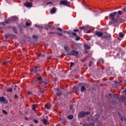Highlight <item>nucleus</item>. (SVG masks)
I'll use <instances>...</instances> for the list:
<instances>
[{
	"instance_id": "nucleus-28",
	"label": "nucleus",
	"mask_w": 126,
	"mask_h": 126,
	"mask_svg": "<svg viewBox=\"0 0 126 126\" xmlns=\"http://www.w3.org/2000/svg\"><path fill=\"white\" fill-rule=\"evenodd\" d=\"M122 13H123V12L122 11H118L119 15H122Z\"/></svg>"
},
{
	"instance_id": "nucleus-51",
	"label": "nucleus",
	"mask_w": 126,
	"mask_h": 126,
	"mask_svg": "<svg viewBox=\"0 0 126 126\" xmlns=\"http://www.w3.org/2000/svg\"><path fill=\"white\" fill-rule=\"evenodd\" d=\"M123 10H126V8H124L122 9Z\"/></svg>"
},
{
	"instance_id": "nucleus-49",
	"label": "nucleus",
	"mask_w": 126,
	"mask_h": 126,
	"mask_svg": "<svg viewBox=\"0 0 126 126\" xmlns=\"http://www.w3.org/2000/svg\"><path fill=\"white\" fill-rule=\"evenodd\" d=\"M89 66H91V63H90L89 64Z\"/></svg>"
},
{
	"instance_id": "nucleus-37",
	"label": "nucleus",
	"mask_w": 126,
	"mask_h": 126,
	"mask_svg": "<svg viewBox=\"0 0 126 126\" xmlns=\"http://www.w3.org/2000/svg\"><path fill=\"white\" fill-rule=\"evenodd\" d=\"M73 31L74 32H78V29H74Z\"/></svg>"
},
{
	"instance_id": "nucleus-33",
	"label": "nucleus",
	"mask_w": 126,
	"mask_h": 126,
	"mask_svg": "<svg viewBox=\"0 0 126 126\" xmlns=\"http://www.w3.org/2000/svg\"><path fill=\"white\" fill-rule=\"evenodd\" d=\"M57 30H59V31H63V29L61 28H57Z\"/></svg>"
},
{
	"instance_id": "nucleus-1",
	"label": "nucleus",
	"mask_w": 126,
	"mask_h": 126,
	"mask_svg": "<svg viewBox=\"0 0 126 126\" xmlns=\"http://www.w3.org/2000/svg\"><path fill=\"white\" fill-rule=\"evenodd\" d=\"M117 15V12H114L109 14V19L111 20L112 23H116L117 22V19L115 18V15Z\"/></svg>"
},
{
	"instance_id": "nucleus-48",
	"label": "nucleus",
	"mask_w": 126,
	"mask_h": 126,
	"mask_svg": "<svg viewBox=\"0 0 126 126\" xmlns=\"http://www.w3.org/2000/svg\"><path fill=\"white\" fill-rule=\"evenodd\" d=\"M70 110H72V106H70Z\"/></svg>"
},
{
	"instance_id": "nucleus-9",
	"label": "nucleus",
	"mask_w": 126,
	"mask_h": 126,
	"mask_svg": "<svg viewBox=\"0 0 126 126\" xmlns=\"http://www.w3.org/2000/svg\"><path fill=\"white\" fill-rule=\"evenodd\" d=\"M109 96L111 97V98H112L113 100L116 99V96L115 95V94H109Z\"/></svg>"
},
{
	"instance_id": "nucleus-54",
	"label": "nucleus",
	"mask_w": 126,
	"mask_h": 126,
	"mask_svg": "<svg viewBox=\"0 0 126 126\" xmlns=\"http://www.w3.org/2000/svg\"><path fill=\"white\" fill-rule=\"evenodd\" d=\"M88 33H90V31L88 32Z\"/></svg>"
},
{
	"instance_id": "nucleus-24",
	"label": "nucleus",
	"mask_w": 126,
	"mask_h": 126,
	"mask_svg": "<svg viewBox=\"0 0 126 126\" xmlns=\"http://www.w3.org/2000/svg\"><path fill=\"white\" fill-rule=\"evenodd\" d=\"M2 113H3V114H4L5 115H7V112H6V111H5V110H2Z\"/></svg>"
},
{
	"instance_id": "nucleus-30",
	"label": "nucleus",
	"mask_w": 126,
	"mask_h": 126,
	"mask_svg": "<svg viewBox=\"0 0 126 126\" xmlns=\"http://www.w3.org/2000/svg\"><path fill=\"white\" fill-rule=\"evenodd\" d=\"M73 65H74V63H70V67H72V66H73Z\"/></svg>"
},
{
	"instance_id": "nucleus-23",
	"label": "nucleus",
	"mask_w": 126,
	"mask_h": 126,
	"mask_svg": "<svg viewBox=\"0 0 126 126\" xmlns=\"http://www.w3.org/2000/svg\"><path fill=\"white\" fill-rule=\"evenodd\" d=\"M32 110L33 111H35V110H36V105L35 104L32 105Z\"/></svg>"
},
{
	"instance_id": "nucleus-52",
	"label": "nucleus",
	"mask_w": 126,
	"mask_h": 126,
	"mask_svg": "<svg viewBox=\"0 0 126 126\" xmlns=\"http://www.w3.org/2000/svg\"><path fill=\"white\" fill-rule=\"evenodd\" d=\"M124 92H125V93L126 94V90L124 91Z\"/></svg>"
},
{
	"instance_id": "nucleus-45",
	"label": "nucleus",
	"mask_w": 126,
	"mask_h": 126,
	"mask_svg": "<svg viewBox=\"0 0 126 126\" xmlns=\"http://www.w3.org/2000/svg\"><path fill=\"white\" fill-rule=\"evenodd\" d=\"M58 35H59V36H63V34H62L61 33H57Z\"/></svg>"
},
{
	"instance_id": "nucleus-11",
	"label": "nucleus",
	"mask_w": 126,
	"mask_h": 126,
	"mask_svg": "<svg viewBox=\"0 0 126 126\" xmlns=\"http://www.w3.org/2000/svg\"><path fill=\"white\" fill-rule=\"evenodd\" d=\"M83 126H95V124L94 123H93L90 125H88L87 124H85L83 125Z\"/></svg>"
},
{
	"instance_id": "nucleus-13",
	"label": "nucleus",
	"mask_w": 126,
	"mask_h": 126,
	"mask_svg": "<svg viewBox=\"0 0 126 126\" xmlns=\"http://www.w3.org/2000/svg\"><path fill=\"white\" fill-rule=\"evenodd\" d=\"M56 8H53L51 10V13L53 14L55 13V12H56Z\"/></svg>"
},
{
	"instance_id": "nucleus-41",
	"label": "nucleus",
	"mask_w": 126,
	"mask_h": 126,
	"mask_svg": "<svg viewBox=\"0 0 126 126\" xmlns=\"http://www.w3.org/2000/svg\"><path fill=\"white\" fill-rule=\"evenodd\" d=\"M17 87L16 86H14V88H13V89L14 90H16V88H17Z\"/></svg>"
},
{
	"instance_id": "nucleus-3",
	"label": "nucleus",
	"mask_w": 126,
	"mask_h": 126,
	"mask_svg": "<svg viewBox=\"0 0 126 126\" xmlns=\"http://www.w3.org/2000/svg\"><path fill=\"white\" fill-rule=\"evenodd\" d=\"M16 20H17V17H12L11 18H9L8 20L5 21V23H9L10 21H15Z\"/></svg>"
},
{
	"instance_id": "nucleus-36",
	"label": "nucleus",
	"mask_w": 126,
	"mask_h": 126,
	"mask_svg": "<svg viewBox=\"0 0 126 126\" xmlns=\"http://www.w3.org/2000/svg\"><path fill=\"white\" fill-rule=\"evenodd\" d=\"M46 4H47V5H49V4H53V2H49L47 3Z\"/></svg>"
},
{
	"instance_id": "nucleus-16",
	"label": "nucleus",
	"mask_w": 126,
	"mask_h": 126,
	"mask_svg": "<svg viewBox=\"0 0 126 126\" xmlns=\"http://www.w3.org/2000/svg\"><path fill=\"white\" fill-rule=\"evenodd\" d=\"M121 121L124 123H126V119L125 117H121Z\"/></svg>"
},
{
	"instance_id": "nucleus-4",
	"label": "nucleus",
	"mask_w": 126,
	"mask_h": 126,
	"mask_svg": "<svg viewBox=\"0 0 126 126\" xmlns=\"http://www.w3.org/2000/svg\"><path fill=\"white\" fill-rule=\"evenodd\" d=\"M60 4H63V5L68 6V5H69V2H67L66 0H61L60 1Z\"/></svg>"
},
{
	"instance_id": "nucleus-14",
	"label": "nucleus",
	"mask_w": 126,
	"mask_h": 126,
	"mask_svg": "<svg viewBox=\"0 0 126 126\" xmlns=\"http://www.w3.org/2000/svg\"><path fill=\"white\" fill-rule=\"evenodd\" d=\"M64 49L66 51H68L69 50V47L66 45L64 46Z\"/></svg>"
},
{
	"instance_id": "nucleus-19",
	"label": "nucleus",
	"mask_w": 126,
	"mask_h": 126,
	"mask_svg": "<svg viewBox=\"0 0 126 126\" xmlns=\"http://www.w3.org/2000/svg\"><path fill=\"white\" fill-rule=\"evenodd\" d=\"M40 80H42V77H38L37 80L35 81V82H37V81H40Z\"/></svg>"
},
{
	"instance_id": "nucleus-32",
	"label": "nucleus",
	"mask_w": 126,
	"mask_h": 126,
	"mask_svg": "<svg viewBox=\"0 0 126 126\" xmlns=\"http://www.w3.org/2000/svg\"><path fill=\"white\" fill-rule=\"evenodd\" d=\"M9 37V35H7V34H5V38H6V39H8V38Z\"/></svg>"
},
{
	"instance_id": "nucleus-15",
	"label": "nucleus",
	"mask_w": 126,
	"mask_h": 126,
	"mask_svg": "<svg viewBox=\"0 0 126 126\" xmlns=\"http://www.w3.org/2000/svg\"><path fill=\"white\" fill-rule=\"evenodd\" d=\"M124 36H125V34H124L122 32L119 33V37H120L121 38H123Z\"/></svg>"
},
{
	"instance_id": "nucleus-53",
	"label": "nucleus",
	"mask_w": 126,
	"mask_h": 126,
	"mask_svg": "<svg viewBox=\"0 0 126 126\" xmlns=\"http://www.w3.org/2000/svg\"><path fill=\"white\" fill-rule=\"evenodd\" d=\"M35 27H38V26H37V25H35Z\"/></svg>"
},
{
	"instance_id": "nucleus-18",
	"label": "nucleus",
	"mask_w": 126,
	"mask_h": 126,
	"mask_svg": "<svg viewBox=\"0 0 126 126\" xmlns=\"http://www.w3.org/2000/svg\"><path fill=\"white\" fill-rule=\"evenodd\" d=\"M33 72H38V69H37V67H35L34 69H33Z\"/></svg>"
},
{
	"instance_id": "nucleus-38",
	"label": "nucleus",
	"mask_w": 126,
	"mask_h": 126,
	"mask_svg": "<svg viewBox=\"0 0 126 126\" xmlns=\"http://www.w3.org/2000/svg\"><path fill=\"white\" fill-rule=\"evenodd\" d=\"M107 37V38H111V34H108Z\"/></svg>"
},
{
	"instance_id": "nucleus-46",
	"label": "nucleus",
	"mask_w": 126,
	"mask_h": 126,
	"mask_svg": "<svg viewBox=\"0 0 126 126\" xmlns=\"http://www.w3.org/2000/svg\"><path fill=\"white\" fill-rule=\"evenodd\" d=\"M17 95H16V94H15V95H14V98H15V99H17Z\"/></svg>"
},
{
	"instance_id": "nucleus-22",
	"label": "nucleus",
	"mask_w": 126,
	"mask_h": 126,
	"mask_svg": "<svg viewBox=\"0 0 126 126\" xmlns=\"http://www.w3.org/2000/svg\"><path fill=\"white\" fill-rule=\"evenodd\" d=\"M72 118H73V116L72 115H70V116H68L67 117V118L69 119V120H72Z\"/></svg>"
},
{
	"instance_id": "nucleus-40",
	"label": "nucleus",
	"mask_w": 126,
	"mask_h": 126,
	"mask_svg": "<svg viewBox=\"0 0 126 126\" xmlns=\"http://www.w3.org/2000/svg\"><path fill=\"white\" fill-rule=\"evenodd\" d=\"M38 57H41V56H43L44 57V55L41 54V53H39L38 55Z\"/></svg>"
},
{
	"instance_id": "nucleus-8",
	"label": "nucleus",
	"mask_w": 126,
	"mask_h": 126,
	"mask_svg": "<svg viewBox=\"0 0 126 126\" xmlns=\"http://www.w3.org/2000/svg\"><path fill=\"white\" fill-rule=\"evenodd\" d=\"M95 35H96L98 37H102V36H103V33L100 32H97L95 33Z\"/></svg>"
},
{
	"instance_id": "nucleus-44",
	"label": "nucleus",
	"mask_w": 126,
	"mask_h": 126,
	"mask_svg": "<svg viewBox=\"0 0 126 126\" xmlns=\"http://www.w3.org/2000/svg\"><path fill=\"white\" fill-rule=\"evenodd\" d=\"M97 120H98V118H96L95 120V119H93V121L94 122H97Z\"/></svg>"
},
{
	"instance_id": "nucleus-21",
	"label": "nucleus",
	"mask_w": 126,
	"mask_h": 126,
	"mask_svg": "<svg viewBox=\"0 0 126 126\" xmlns=\"http://www.w3.org/2000/svg\"><path fill=\"white\" fill-rule=\"evenodd\" d=\"M81 91L83 92V91H85V87L84 86H82L81 89Z\"/></svg>"
},
{
	"instance_id": "nucleus-43",
	"label": "nucleus",
	"mask_w": 126,
	"mask_h": 126,
	"mask_svg": "<svg viewBox=\"0 0 126 126\" xmlns=\"http://www.w3.org/2000/svg\"><path fill=\"white\" fill-rule=\"evenodd\" d=\"M29 95H30V96H31V95H33V93H31V92H30L29 93Z\"/></svg>"
},
{
	"instance_id": "nucleus-20",
	"label": "nucleus",
	"mask_w": 126,
	"mask_h": 126,
	"mask_svg": "<svg viewBox=\"0 0 126 126\" xmlns=\"http://www.w3.org/2000/svg\"><path fill=\"white\" fill-rule=\"evenodd\" d=\"M42 122H43V124H44V125H45V126L47 125V120L43 119V120H42Z\"/></svg>"
},
{
	"instance_id": "nucleus-26",
	"label": "nucleus",
	"mask_w": 126,
	"mask_h": 126,
	"mask_svg": "<svg viewBox=\"0 0 126 126\" xmlns=\"http://www.w3.org/2000/svg\"><path fill=\"white\" fill-rule=\"evenodd\" d=\"M76 41H79V40H80V37H79L78 36H76Z\"/></svg>"
},
{
	"instance_id": "nucleus-29",
	"label": "nucleus",
	"mask_w": 126,
	"mask_h": 126,
	"mask_svg": "<svg viewBox=\"0 0 126 126\" xmlns=\"http://www.w3.org/2000/svg\"><path fill=\"white\" fill-rule=\"evenodd\" d=\"M85 28H86L84 27H81L80 28V29H81L82 30H85Z\"/></svg>"
},
{
	"instance_id": "nucleus-31",
	"label": "nucleus",
	"mask_w": 126,
	"mask_h": 126,
	"mask_svg": "<svg viewBox=\"0 0 126 126\" xmlns=\"http://www.w3.org/2000/svg\"><path fill=\"white\" fill-rule=\"evenodd\" d=\"M56 95H57V96H61V95H62V93H58L56 94Z\"/></svg>"
},
{
	"instance_id": "nucleus-27",
	"label": "nucleus",
	"mask_w": 126,
	"mask_h": 126,
	"mask_svg": "<svg viewBox=\"0 0 126 126\" xmlns=\"http://www.w3.org/2000/svg\"><path fill=\"white\" fill-rule=\"evenodd\" d=\"M3 63V64H7V63H8V61H4Z\"/></svg>"
},
{
	"instance_id": "nucleus-6",
	"label": "nucleus",
	"mask_w": 126,
	"mask_h": 126,
	"mask_svg": "<svg viewBox=\"0 0 126 126\" xmlns=\"http://www.w3.org/2000/svg\"><path fill=\"white\" fill-rule=\"evenodd\" d=\"M24 5H25L26 7L30 8L33 5V4L32 3L27 1L26 3H24Z\"/></svg>"
},
{
	"instance_id": "nucleus-56",
	"label": "nucleus",
	"mask_w": 126,
	"mask_h": 126,
	"mask_svg": "<svg viewBox=\"0 0 126 126\" xmlns=\"http://www.w3.org/2000/svg\"><path fill=\"white\" fill-rule=\"evenodd\" d=\"M26 119L27 120V118H26Z\"/></svg>"
},
{
	"instance_id": "nucleus-39",
	"label": "nucleus",
	"mask_w": 126,
	"mask_h": 126,
	"mask_svg": "<svg viewBox=\"0 0 126 126\" xmlns=\"http://www.w3.org/2000/svg\"><path fill=\"white\" fill-rule=\"evenodd\" d=\"M32 37L34 38L35 39H37V36L36 35H32Z\"/></svg>"
},
{
	"instance_id": "nucleus-55",
	"label": "nucleus",
	"mask_w": 126,
	"mask_h": 126,
	"mask_svg": "<svg viewBox=\"0 0 126 126\" xmlns=\"http://www.w3.org/2000/svg\"><path fill=\"white\" fill-rule=\"evenodd\" d=\"M94 117H95V118H97V116H96V115Z\"/></svg>"
},
{
	"instance_id": "nucleus-12",
	"label": "nucleus",
	"mask_w": 126,
	"mask_h": 126,
	"mask_svg": "<svg viewBox=\"0 0 126 126\" xmlns=\"http://www.w3.org/2000/svg\"><path fill=\"white\" fill-rule=\"evenodd\" d=\"M51 107L52 106L51 105H48V104L45 105V107L46 108V109H47L48 110H50V109H51Z\"/></svg>"
},
{
	"instance_id": "nucleus-42",
	"label": "nucleus",
	"mask_w": 126,
	"mask_h": 126,
	"mask_svg": "<svg viewBox=\"0 0 126 126\" xmlns=\"http://www.w3.org/2000/svg\"><path fill=\"white\" fill-rule=\"evenodd\" d=\"M63 33H64L65 34V33H67L68 34H69V33H68L67 31H63Z\"/></svg>"
},
{
	"instance_id": "nucleus-10",
	"label": "nucleus",
	"mask_w": 126,
	"mask_h": 126,
	"mask_svg": "<svg viewBox=\"0 0 126 126\" xmlns=\"http://www.w3.org/2000/svg\"><path fill=\"white\" fill-rule=\"evenodd\" d=\"M84 48L86 49V50H90V46L87 44H85L84 46Z\"/></svg>"
},
{
	"instance_id": "nucleus-35",
	"label": "nucleus",
	"mask_w": 126,
	"mask_h": 126,
	"mask_svg": "<svg viewBox=\"0 0 126 126\" xmlns=\"http://www.w3.org/2000/svg\"><path fill=\"white\" fill-rule=\"evenodd\" d=\"M34 123H35V124H38V120H34Z\"/></svg>"
},
{
	"instance_id": "nucleus-25",
	"label": "nucleus",
	"mask_w": 126,
	"mask_h": 126,
	"mask_svg": "<svg viewBox=\"0 0 126 126\" xmlns=\"http://www.w3.org/2000/svg\"><path fill=\"white\" fill-rule=\"evenodd\" d=\"M7 91L8 92H12V88H9L7 89Z\"/></svg>"
},
{
	"instance_id": "nucleus-17",
	"label": "nucleus",
	"mask_w": 126,
	"mask_h": 126,
	"mask_svg": "<svg viewBox=\"0 0 126 126\" xmlns=\"http://www.w3.org/2000/svg\"><path fill=\"white\" fill-rule=\"evenodd\" d=\"M26 26H30L31 25V22H27L26 23Z\"/></svg>"
},
{
	"instance_id": "nucleus-47",
	"label": "nucleus",
	"mask_w": 126,
	"mask_h": 126,
	"mask_svg": "<svg viewBox=\"0 0 126 126\" xmlns=\"http://www.w3.org/2000/svg\"><path fill=\"white\" fill-rule=\"evenodd\" d=\"M45 85H47V84H48V82H44Z\"/></svg>"
},
{
	"instance_id": "nucleus-34",
	"label": "nucleus",
	"mask_w": 126,
	"mask_h": 126,
	"mask_svg": "<svg viewBox=\"0 0 126 126\" xmlns=\"http://www.w3.org/2000/svg\"><path fill=\"white\" fill-rule=\"evenodd\" d=\"M73 36H76V32H73L71 33Z\"/></svg>"
},
{
	"instance_id": "nucleus-50",
	"label": "nucleus",
	"mask_w": 126,
	"mask_h": 126,
	"mask_svg": "<svg viewBox=\"0 0 126 126\" xmlns=\"http://www.w3.org/2000/svg\"><path fill=\"white\" fill-rule=\"evenodd\" d=\"M38 71H39V72H41V71H42V69H39Z\"/></svg>"
},
{
	"instance_id": "nucleus-7",
	"label": "nucleus",
	"mask_w": 126,
	"mask_h": 126,
	"mask_svg": "<svg viewBox=\"0 0 126 126\" xmlns=\"http://www.w3.org/2000/svg\"><path fill=\"white\" fill-rule=\"evenodd\" d=\"M78 54H79L78 51L73 50L71 54H70V56H78Z\"/></svg>"
},
{
	"instance_id": "nucleus-2",
	"label": "nucleus",
	"mask_w": 126,
	"mask_h": 126,
	"mask_svg": "<svg viewBox=\"0 0 126 126\" xmlns=\"http://www.w3.org/2000/svg\"><path fill=\"white\" fill-rule=\"evenodd\" d=\"M86 115H90V112H87L86 113L85 112H82L78 114V117L79 118H83L84 117H85Z\"/></svg>"
},
{
	"instance_id": "nucleus-5",
	"label": "nucleus",
	"mask_w": 126,
	"mask_h": 126,
	"mask_svg": "<svg viewBox=\"0 0 126 126\" xmlns=\"http://www.w3.org/2000/svg\"><path fill=\"white\" fill-rule=\"evenodd\" d=\"M0 102H1V103H4V104H7L8 103L7 100H6V99H5L4 97L3 96H1L0 97Z\"/></svg>"
}]
</instances>
